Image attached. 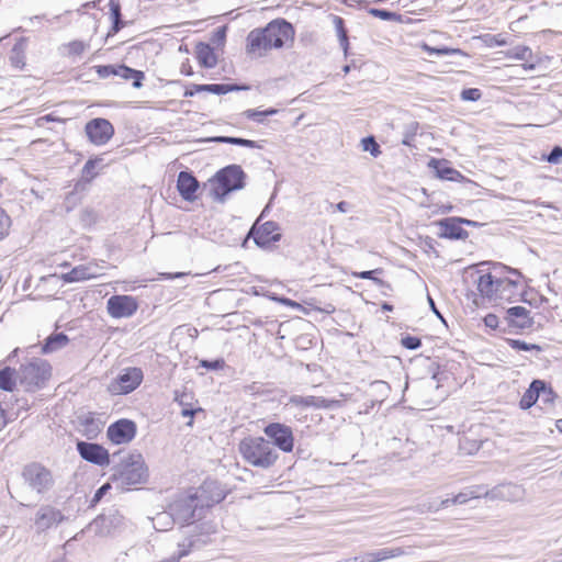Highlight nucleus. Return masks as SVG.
<instances>
[{"mask_svg": "<svg viewBox=\"0 0 562 562\" xmlns=\"http://www.w3.org/2000/svg\"><path fill=\"white\" fill-rule=\"evenodd\" d=\"M224 498L215 482H204L193 494L176 501L170 506V514L161 513L154 518V522L160 524L171 517L173 521L190 524L201 518L204 508H210Z\"/></svg>", "mask_w": 562, "mask_h": 562, "instance_id": "obj_1", "label": "nucleus"}, {"mask_svg": "<svg viewBox=\"0 0 562 562\" xmlns=\"http://www.w3.org/2000/svg\"><path fill=\"white\" fill-rule=\"evenodd\" d=\"M294 37V29L283 19L273 20L265 27L255 29L246 38V52L255 57H263L271 49H279Z\"/></svg>", "mask_w": 562, "mask_h": 562, "instance_id": "obj_2", "label": "nucleus"}, {"mask_svg": "<svg viewBox=\"0 0 562 562\" xmlns=\"http://www.w3.org/2000/svg\"><path fill=\"white\" fill-rule=\"evenodd\" d=\"M246 173L239 165H228L220 169L209 179L205 187H210V195L214 201L224 203L229 193L245 187Z\"/></svg>", "mask_w": 562, "mask_h": 562, "instance_id": "obj_3", "label": "nucleus"}, {"mask_svg": "<svg viewBox=\"0 0 562 562\" xmlns=\"http://www.w3.org/2000/svg\"><path fill=\"white\" fill-rule=\"evenodd\" d=\"M148 476L144 458L139 453H132L122 460L111 476L112 482L121 490L146 482Z\"/></svg>", "mask_w": 562, "mask_h": 562, "instance_id": "obj_4", "label": "nucleus"}, {"mask_svg": "<svg viewBox=\"0 0 562 562\" xmlns=\"http://www.w3.org/2000/svg\"><path fill=\"white\" fill-rule=\"evenodd\" d=\"M239 451L248 463L263 469L271 467L278 459L272 442L262 437H249L241 440Z\"/></svg>", "mask_w": 562, "mask_h": 562, "instance_id": "obj_5", "label": "nucleus"}, {"mask_svg": "<svg viewBox=\"0 0 562 562\" xmlns=\"http://www.w3.org/2000/svg\"><path fill=\"white\" fill-rule=\"evenodd\" d=\"M50 374V364L44 359L36 358L19 368V384L26 392H35L44 387Z\"/></svg>", "mask_w": 562, "mask_h": 562, "instance_id": "obj_6", "label": "nucleus"}, {"mask_svg": "<svg viewBox=\"0 0 562 562\" xmlns=\"http://www.w3.org/2000/svg\"><path fill=\"white\" fill-rule=\"evenodd\" d=\"M143 381V371L139 368H125L114 379L109 390L114 394H128L133 392Z\"/></svg>", "mask_w": 562, "mask_h": 562, "instance_id": "obj_7", "label": "nucleus"}, {"mask_svg": "<svg viewBox=\"0 0 562 562\" xmlns=\"http://www.w3.org/2000/svg\"><path fill=\"white\" fill-rule=\"evenodd\" d=\"M247 237H251L257 246L261 248H268L273 243H277L281 239V234L279 232V225L276 222L268 221L261 226H258V221H256V223L251 226Z\"/></svg>", "mask_w": 562, "mask_h": 562, "instance_id": "obj_8", "label": "nucleus"}, {"mask_svg": "<svg viewBox=\"0 0 562 562\" xmlns=\"http://www.w3.org/2000/svg\"><path fill=\"white\" fill-rule=\"evenodd\" d=\"M138 308L135 297L131 295H112L106 302V310L113 318H127Z\"/></svg>", "mask_w": 562, "mask_h": 562, "instance_id": "obj_9", "label": "nucleus"}, {"mask_svg": "<svg viewBox=\"0 0 562 562\" xmlns=\"http://www.w3.org/2000/svg\"><path fill=\"white\" fill-rule=\"evenodd\" d=\"M23 477L29 485L38 493L48 490L53 483L50 472L38 463H32L25 467Z\"/></svg>", "mask_w": 562, "mask_h": 562, "instance_id": "obj_10", "label": "nucleus"}, {"mask_svg": "<svg viewBox=\"0 0 562 562\" xmlns=\"http://www.w3.org/2000/svg\"><path fill=\"white\" fill-rule=\"evenodd\" d=\"M265 434L273 440L272 446H277L284 452H291L294 446L292 429L280 423H271L265 427Z\"/></svg>", "mask_w": 562, "mask_h": 562, "instance_id": "obj_11", "label": "nucleus"}, {"mask_svg": "<svg viewBox=\"0 0 562 562\" xmlns=\"http://www.w3.org/2000/svg\"><path fill=\"white\" fill-rule=\"evenodd\" d=\"M89 140L94 145L106 144L114 134L113 125L105 119L97 117L89 121L85 127Z\"/></svg>", "mask_w": 562, "mask_h": 562, "instance_id": "obj_12", "label": "nucleus"}, {"mask_svg": "<svg viewBox=\"0 0 562 562\" xmlns=\"http://www.w3.org/2000/svg\"><path fill=\"white\" fill-rule=\"evenodd\" d=\"M136 430L133 420L123 418L109 426L106 436L115 445L128 443L134 439Z\"/></svg>", "mask_w": 562, "mask_h": 562, "instance_id": "obj_13", "label": "nucleus"}, {"mask_svg": "<svg viewBox=\"0 0 562 562\" xmlns=\"http://www.w3.org/2000/svg\"><path fill=\"white\" fill-rule=\"evenodd\" d=\"M526 490L522 485L515 483H503L492 490L484 491L483 496L490 499L506 502H519L525 498Z\"/></svg>", "mask_w": 562, "mask_h": 562, "instance_id": "obj_14", "label": "nucleus"}, {"mask_svg": "<svg viewBox=\"0 0 562 562\" xmlns=\"http://www.w3.org/2000/svg\"><path fill=\"white\" fill-rule=\"evenodd\" d=\"M77 451L80 457L93 464L103 467L110 463V456L106 449L98 443L78 441Z\"/></svg>", "mask_w": 562, "mask_h": 562, "instance_id": "obj_15", "label": "nucleus"}, {"mask_svg": "<svg viewBox=\"0 0 562 562\" xmlns=\"http://www.w3.org/2000/svg\"><path fill=\"white\" fill-rule=\"evenodd\" d=\"M441 232L438 234L440 238L447 239H467L469 233L461 227V217H448L437 223Z\"/></svg>", "mask_w": 562, "mask_h": 562, "instance_id": "obj_16", "label": "nucleus"}, {"mask_svg": "<svg viewBox=\"0 0 562 562\" xmlns=\"http://www.w3.org/2000/svg\"><path fill=\"white\" fill-rule=\"evenodd\" d=\"M99 266L94 263L79 265L69 272L61 274V279L67 283L81 282L99 277Z\"/></svg>", "mask_w": 562, "mask_h": 562, "instance_id": "obj_17", "label": "nucleus"}, {"mask_svg": "<svg viewBox=\"0 0 562 562\" xmlns=\"http://www.w3.org/2000/svg\"><path fill=\"white\" fill-rule=\"evenodd\" d=\"M200 184L196 178L188 171H180L177 180V189L181 198L186 201H194L196 199L195 192Z\"/></svg>", "mask_w": 562, "mask_h": 562, "instance_id": "obj_18", "label": "nucleus"}, {"mask_svg": "<svg viewBox=\"0 0 562 562\" xmlns=\"http://www.w3.org/2000/svg\"><path fill=\"white\" fill-rule=\"evenodd\" d=\"M247 86H238L235 83H210V85H193L192 89L186 90L184 97H193L199 92H211L214 94H226L232 91L247 90Z\"/></svg>", "mask_w": 562, "mask_h": 562, "instance_id": "obj_19", "label": "nucleus"}, {"mask_svg": "<svg viewBox=\"0 0 562 562\" xmlns=\"http://www.w3.org/2000/svg\"><path fill=\"white\" fill-rule=\"evenodd\" d=\"M63 520L64 515L60 510L50 506H44L36 514L35 525L38 530L44 531L53 526H57Z\"/></svg>", "mask_w": 562, "mask_h": 562, "instance_id": "obj_20", "label": "nucleus"}, {"mask_svg": "<svg viewBox=\"0 0 562 562\" xmlns=\"http://www.w3.org/2000/svg\"><path fill=\"white\" fill-rule=\"evenodd\" d=\"M508 323L519 329H529L533 325L530 311L524 306H513L506 311Z\"/></svg>", "mask_w": 562, "mask_h": 562, "instance_id": "obj_21", "label": "nucleus"}, {"mask_svg": "<svg viewBox=\"0 0 562 562\" xmlns=\"http://www.w3.org/2000/svg\"><path fill=\"white\" fill-rule=\"evenodd\" d=\"M404 553L405 551L400 547L383 548L376 551L366 553L362 560H364V562H382L389 559L398 558Z\"/></svg>", "mask_w": 562, "mask_h": 562, "instance_id": "obj_22", "label": "nucleus"}, {"mask_svg": "<svg viewBox=\"0 0 562 562\" xmlns=\"http://www.w3.org/2000/svg\"><path fill=\"white\" fill-rule=\"evenodd\" d=\"M541 390H543L542 380H533L528 390L521 396L519 405L522 409L530 408L540 397Z\"/></svg>", "mask_w": 562, "mask_h": 562, "instance_id": "obj_23", "label": "nucleus"}, {"mask_svg": "<svg viewBox=\"0 0 562 562\" xmlns=\"http://www.w3.org/2000/svg\"><path fill=\"white\" fill-rule=\"evenodd\" d=\"M196 59L204 68H214L217 64V58L214 49L206 43H199L195 48Z\"/></svg>", "mask_w": 562, "mask_h": 562, "instance_id": "obj_24", "label": "nucleus"}, {"mask_svg": "<svg viewBox=\"0 0 562 562\" xmlns=\"http://www.w3.org/2000/svg\"><path fill=\"white\" fill-rule=\"evenodd\" d=\"M69 342V338L64 333H55L49 335L43 346H42V353H53L55 351H58L63 348H65Z\"/></svg>", "mask_w": 562, "mask_h": 562, "instance_id": "obj_25", "label": "nucleus"}, {"mask_svg": "<svg viewBox=\"0 0 562 562\" xmlns=\"http://www.w3.org/2000/svg\"><path fill=\"white\" fill-rule=\"evenodd\" d=\"M496 277L492 273L481 274L477 279V291L482 296L487 299L497 297L496 295Z\"/></svg>", "mask_w": 562, "mask_h": 562, "instance_id": "obj_26", "label": "nucleus"}, {"mask_svg": "<svg viewBox=\"0 0 562 562\" xmlns=\"http://www.w3.org/2000/svg\"><path fill=\"white\" fill-rule=\"evenodd\" d=\"M114 76L124 80H133V87L137 89L142 87V81L145 77L143 71L130 68L125 65L116 66Z\"/></svg>", "mask_w": 562, "mask_h": 562, "instance_id": "obj_27", "label": "nucleus"}, {"mask_svg": "<svg viewBox=\"0 0 562 562\" xmlns=\"http://www.w3.org/2000/svg\"><path fill=\"white\" fill-rule=\"evenodd\" d=\"M19 382L18 370L11 367L0 369V389L12 392Z\"/></svg>", "mask_w": 562, "mask_h": 562, "instance_id": "obj_28", "label": "nucleus"}, {"mask_svg": "<svg viewBox=\"0 0 562 562\" xmlns=\"http://www.w3.org/2000/svg\"><path fill=\"white\" fill-rule=\"evenodd\" d=\"M429 166L435 168L436 175L442 180L457 181L459 178H462V175L458 170L447 166L442 161L432 159Z\"/></svg>", "mask_w": 562, "mask_h": 562, "instance_id": "obj_29", "label": "nucleus"}, {"mask_svg": "<svg viewBox=\"0 0 562 562\" xmlns=\"http://www.w3.org/2000/svg\"><path fill=\"white\" fill-rule=\"evenodd\" d=\"M80 431L88 439H94L101 431V424L93 417L88 416L80 420Z\"/></svg>", "mask_w": 562, "mask_h": 562, "instance_id": "obj_30", "label": "nucleus"}, {"mask_svg": "<svg viewBox=\"0 0 562 562\" xmlns=\"http://www.w3.org/2000/svg\"><path fill=\"white\" fill-rule=\"evenodd\" d=\"M110 11L113 24L109 35L116 34L125 25L121 15V5L117 2L113 0L110 1Z\"/></svg>", "mask_w": 562, "mask_h": 562, "instance_id": "obj_31", "label": "nucleus"}, {"mask_svg": "<svg viewBox=\"0 0 562 562\" xmlns=\"http://www.w3.org/2000/svg\"><path fill=\"white\" fill-rule=\"evenodd\" d=\"M483 488L477 486V487H470L468 490H465L464 492H461L459 494H457L454 497L451 498V502L452 504H465L469 499L471 498H477L480 496H482L484 494V492L482 491Z\"/></svg>", "mask_w": 562, "mask_h": 562, "instance_id": "obj_32", "label": "nucleus"}, {"mask_svg": "<svg viewBox=\"0 0 562 562\" xmlns=\"http://www.w3.org/2000/svg\"><path fill=\"white\" fill-rule=\"evenodd\" d=\"M334 22H335V26H336L337 34L339 37L340 46L344 49L345 54H347L348 48H349V42H348L347 31L345 30V26H344V20L340 16H335Z\"/></svg>", "mask_w": 562, "mask_h": 562, "instance_id": "obj_33", "label": "nucleus"}, {"mask_svg": "<svg viewBox=\"0 0 562 562\" xmlns=\"http://www.w3.org/2000/svg\"><path fill=\"white\" fill-rule=\"evenodd\" d=\"M277 112H278V110L272 109V108L265 110V111L249 109V110L244 111L243 115L249 120L256 121L258 123H262L263 117L274 115Z\"/></svg>", "mask_w": 562, "mask_h": 562, "instance_id": "obj_34", "label": "nucleus"}, {"mask_svg": "<svg viewBox=\"0 0 562 562\" xmlns=\"http://www.w3.org/2000/svg\"><path fill=\"white\" fill-rule=\"evenodd\" d=\"M341 406L339 400H328L322 396H314V408L334 409Z\"/></svg>", "mask_w": 562, "mask_h": 562, "instance_id": "obj_35", "label": "nucleus"}, {"mask_svg": "<svg viewBox=\"0 0 562 562\" xmlns=\"http://www.w3.org/2000/svg\"><path fill=\"white\" fill-rule=\"evenodd\" d=\"M508 345L515 350H524V351H538L540 352L542 348L536 344H528L524 340L519 339H508Z\"/></svg>", "mask_w": 562, "mask_h": 562, "instance_id": "obj_36", "label": "nucleus"}, {"mask_svg": "<svg viewBox=\"0 0 562 562\" xmlns=\"http://www.w3.org/2000/svg\"><path fill=\"white\" fill-rule=\"evenodd\" d=\"M10 63L14 68L22 69L25 65V56L23 52L19 48V45H14L11 56Z\"/></svg>", "mask_w": 562, "mask_h": 562, "instance_id": "obj_37", "label": "nucleus"}, {"mask_svg": "<svg viewBox=\"0 0 562 562\" xmlns=\"http://www.w3.org/2000/svg\"><path fill=\"white\" fill-rule=\"evenodd\" d=\"M362 148L366 151H370L373 157H378L381 154L380 146L373 136H368L362 139Z\"/></svg>", "mask_w": 562, "mask_h": 562, "instance_id": "obj_38", "label": "nucleus"}, {"mask_svg": "<svg viewBox=\"0 0 562 562\" xmlns=\"http://www.w3.org/2000/svg\"><path fill=\"white\" fill-rule=\"evenodd\" d=\"M516 285H517L516 281H513L510 279L496 278V285H495L496 295L502 297L504 291L510 290L512 288H516Z\"/></svg>", "mask_w": 562, "mask_h": 562, "instance_id": "obj_39", "label": "nucleus"}, {"mask_svg": "<svg viewBox=\"0 0 562 562\" xmlns=\"http://www.w3.org/2000/svg\"><path fill=\"white\" fill-rule=\"evenodd\" d=\"M290 404L302 407H313L314 406V396H300L293 395L290 397Z\"/></svg>", "mask_w": 562, "mask_h": 562, "instance_id": "obj_40", "label": "nucleus"}, {"mask_svg": "<svg viewBox=\"0 0 562 562\" xmlns=\"http://www.w3.org/2000/svg\"><path fill=\"white\" fill-rule=\"evenodd\" d=\"M381 272H382L381 269H374V270H369V271L355 272L353 276L359 279H370L375 284L382 285L384 283L383 280L374 277L375 273H381Z\"/></svg>", "mask_w": 562, "mask_h": 562, "instance_id": "obj_41", "label": "nucleus"}, {"mask_svg": "<svg viewBox=\"0 0 562 562\" xmlns=\"http://www.w3.org/2000/svg\"><path fill=\"white\" fill-rule=\"evenodd\" d=\"M11 220L5 212L0 209V240H2L9 233Z\"/></svg>", "mask_w": 562, "mask_h": 562, "instance_id": "obj_42", "label": "nucleus"}, {"mask_svg": "<svg viewBox=\"0 0 562 562\" xmlns=\"http://www.w3.org/2000/svg\"><path fill=\"white\" fill-rule=\"evenodd\" d=\"M482 97V92L476 88L464 89L461 92V99L463 101H477Z\"/></svg>", "mask_w": 562, "mask_h": 562, "instance_id": "obj_43", "label": "nucleus"}, {"mask_svg": "<svg viewBox=\"0 0 562 562\" xmlns=\"http://www.w3.org/2000/svg\"><path fill=\"white\" fill-rule=\"evenodd\" d=\"M369 13L375 18H380L381 20H384V21H391V20H395L396 19V13L394 12H391V11H387V10H382V9H370L369 10Z\"/></svg>", "mask_w": 562, "mask_h": 562, "instance_id": "obj_44", "label": "nucleus"}, {"mask_svg": "<svg viewBox=\"0 0 562 562\" xmlns=\"http://www.w3.org/2000/svg\"><path fill=\"white\" fill-rule=\"evenodd\" d=\"M402 346L409 350H416L422 346V341L415 336H405L402 338Z\"/></svg>", "mask_w": 562, "mask_h": 562, "instance_id": "obj_45", "label": "nucleus"}, {"mask_svg": "<svg viewBox=\"0 0 562 562\" xmlns=\"http://www.w3.org/2000/svg\"><path fill=\"white\" fill-rule=\"evenodd\" d=\"M544 159L550 164H560L562 160V147L554 146Z\"/></svg>", "mask_w": 562, "mask_h": 562, "instance_id": "obj_46", "label": "nucleus"}, {"mask_svg": "<svg viewBox=\"0 0 562 562\" xmlns=\"http://www.w3.org/2000/svg\"><path fill=\"white\" fill-rule=\"evenodd\" d=\"M513 56L519 60H527L531 56V49L527 46H517L513 48Z\"/></svg>", "mask_w": 562, "mask_h": 562, "instance_id": "obj_47", "label": "nucleus"}, {"mask_svg": "<svg viewBox=\"0 0 562 562\" xmlns=\"http://www.w3.org/2000/svg\"><path fill=\"white\" fill-rule=\"evenodd\" d=\"M555 393L553 392V390L548 386L546 384V382L543 381V390H541V394H540V397L542 402L544 403H553L554 398H555Z\"/></svg>", "mask_w": 562, "mask_h": 562, "instance_id": "obj_48", "label": "nucleus"}, {"mask_svg": "<svg viewBox=\"0 0 562 562\" xmlns=\"http://www.w3.org/2000/svg\"><path fill=\"white\" fill-rule=\"evenodd\" d=\"M78 202H79V195L74 191L69 192L66 195L65 203H64L66 211L70 212L77 205Z\"/></svg>", "mask_w": 562, "mask_h": 562, "instance_id": "obj_49", "label": "nucleus"}, {"mask_svg": "<svg viewBox=\"0 0 562 562\" xmlns=\"http://www.w3.org/2000/svg\"><path fill=\"white\" fill-rule=\"evenodd\" d=\"M200 364H201V367L210 369V370H218V369H223L225 362L223 359H216L213 361L202 360L200 362Z\"/></svg>", "mask_w": 562, "mask_h": 562, "instance_id": "obj_50", "label": "nucleus"}, {"mask_svg": "<svg viewBox=\"0 0 562 562\" xmlns=\"http://www.w3.org/2000/svg\"><path fill=\"white\" fill-rule=\"evenodd\" d=\"M450 505H453L451 502V498H446V499L440 501L439 504H429L428 506H426V504H423L422 506L424 508H426V510H428V512H437L440 508L448 507Z\"/></svg>", "mask_w": 562, "mask_h": 562, "instance_id": "obj_51", "label": "nucleus"}, {"mask_svg": "<svg viewBox=\"0 0 562 562\" xmlns=\"http://www.w3.org/2000/svg\"><path fill=\"white\" fill-rule=\"evenodd\" d=\"M87 45L81 41H74L69 44V52L74 55H80L85 52Z\"/></svg>", "mask_w": 562, "mask_h": 562, "instance_id": "obj_52", "label": "nucleus"}, {"mask_svg": "<svg viewBox=\"0 0 562 562\" xmlns=\"http://www.w3.org/2000/svg\"><path fill=\"white\" fill-rule=\"evenodd\" d=\"M98 161L99 160H97V159H89L83 166V169H82L83 175L90 176L91 178H93L95 176L94 168H95Z\"/></svg>", "mask_w": 562, "mask_h": 562, "instance_id": "obj_53", "label": "nucleus"}, {"mask_svg": "<svg viewBox=\"0 0 562 562\" xmlns=\"http://www.w3.org/2000/svg\"><path fill=\"white\" fill-rule=\"evenodd\" d=\"M216 143H226L240 146L241 138L240 137H231V136H217L213 138Z\"/></svg>", "mask_w": 562, "mask_h": 562, "instance_id": "obj_54", "label": "nucleus"}, {"mask_svg": "<svg viewBox=\"0 0 562 562\" xmlns=\"http://www.w3.org/2000/svg\"><path fill=\"white\" fill-rule=\"evenodd\" d=\"M115 67H116V66H112V65H108V66H99V68H98V74H99L101 77L114 76V75H115Z\"/></svg>", "mask_w": 562, "mask_h": 562, "instance_id": "obj_55", "label": "nucleus"}, {"mask_svg": "<svg viewBox=\"0 0 562 562\" xmlns=\"http://www.w3.org/2000/svg\"><path fill=\"white\" fill-rule=\"evenodd\" d=\"M484 324L486 327L495 329L498 326V317L495 314H487L484 317Z\"/></svg>", "mask_w": 562, "mask_h": 562, "instance_id": "obj_56", "label": "nucleus"}, {"mask_svg": "<svg viewBox=\"0 0 562 562\" xmlns=\"http://www.w3.org/2000/svg\"><path fill=\"white\" fill-rule=\"evenodd\" d=\"M110 487L111 486L109 483L103 484L101 487H99L93 496V502H99Z\"/></svg>", "mask_w": 562, "mask_h": 562, "instance_id": "obj_57", "label": "nucleus"}, {"mask_svg": "<svg viewBox=\"0 0 562 562\" xmlns=\"http://www.w3.org/2000/svg\"><path fill=\"white\" fill-rule=\"evenodd\" d=\"M414 125L417 126V123H415ZM415 130H416V127H414L412 131L407 132L404 135V138L402 139V144L403 145H405V146H411L412 145V139L415 136Z\"/></svg>", "mask_w": 562, "mask_h": 562, "instance_id": "obj_58", "label": "nucleus"}, {"mask_svg": "<svg viewBox=\"0 0 562 562\" xmlns=\"http://www.w3.org/2000/svg\"><path fill=\"white\" fill-rule=\"evenodd\" d=\"M430 50L438 55H449V54H454V53L459 52V49H450V48H431Z\"/></svg>", "mask_w": 562, "mask_h": 562, "instance_id": "obj_59", "label": "nucleus"}, {"mask_svg": "<svg viewBox=\"0 0 562 562\" xmlns=\"http://www.w3.org/2000/svg\"><path fill=\"white\" fill-rule=\"evenodd\" d=\"M240 146L248 147V148H257L258 145L255 140L241 138Z\"/></svg>", "mask_w": 562, "mask_h": 562, "instance_id": "obj_60", "label": "nucleus"}, {"mask_svg": "<svg viewBox=\"0 0 562 562\" xmlns=\"http://www.w3.org/2000/svg\"><path fill=\"white\" fill-rule=\"evenodd\" d=\"M112 521H113V520L111 519V517H110V516H109V517H108V516H100V517H98V518L93 521V524H94V525H100V524H101V525H104V524H106V522H112Z\"/></svg>", "mask_w": 562, "mask_h": 562, "instance_id": "obj_61", "label": "nucleus"}, {"mask_svg": "<svg viewBox=\"0 0 562 562\" xmlns=\"http://www.w3.org/2000/svg\"><path fill=\"white\" fill-rule=\"evenodd\" d=\"M336 209L341 213H346L349 210V203L341 201L336 204Z\"/></svg>", "mask_w": 562, "mask_h": 562, "instance_id": "obj_62", "label": "nucleus"}, {"mask_svg": "<svg viewBox=\"0 0 562 562\" xmlns=\"http://www.w3.org/2000/svg\"><path fill=\"white\" fill-rule=\"evenodd\" d=\"M428 301H429V304H430V307H431L432 312H434V313H435V314H436L440 319H443V318H442V316H441V314H440V313H439V311L437 310V307H436V305H435L434 300H432L430 296H428Z\"/></svg>", "mask_w": 562, "mask_h": 562, "instance_id": "obj_63", "label": "nucleus"}, {"mask_svg": "<svg viewBox=\"0 0 562 562\" xmlns=\"http://www.w3.org/2000/svg\"><path fill=\"white\" fill-rule=\"evenodd\" d=\"M194 413H195V411H194V409H192V408H183V409L181 411V415H182L183 417H191V418H192V417H193V415H194Z\"/></svg>", "mask_w": 562, "mask_h": 562, "instance_id": "obj_64", "label": "nucleus"}]
</instances>
